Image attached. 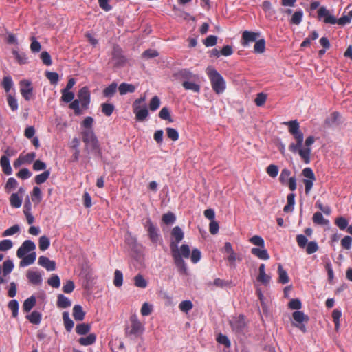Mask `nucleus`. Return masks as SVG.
<instances>
[{"label": "nucleus", "instance_id": "0e129e2a", "mask_svg": "<svg viewBox=\"0 0 352 352\" xmlns=\"http://www.w3.org/2000/svg\"><path fill=\"white\" fill-rule=\"evenodd\" d=\"M41 198L42 197L41 189L37 186L34 187L32 195V201L39 203L41 201Z\"/></svg>", "mask_w": 352, "mask_h": 352}, {"label": "nucleus", "instance_id": "5fc2aeb1", "mask_svg": "<svg viewBox=\"0 0 352 352\" xmlns=\"http://www.w3.org/2000/svg\"><path fill=\"white\" fill-rule=\"evenodd\" d=\"M160 105V99L158 96H153L149 103V109L151 111H154L157 110Z\"/></svg>", "mask_w": 352, "mask_h": 352}, {"label": "nucleus", "instance_id": "ddd939ff", "mask_svg": "<svg viewBox=\"0 0 352 352\" xmlns=\"http://www.w3.org/2000/svg\"><path fill=\"white\" fill-rule=\"evenodd\" d=\"M258 36L259 33L245 30L242 34L241 45L246 47L250 43L256 41Z\"/></svg>", "mask_w": 352, "mask_h": 352}, {"label": "nucleus", "instance_id": "4be33fe9", "mask_svg": "<svg viewBox=\"0 0 352 352\" xmlns=\"http://www.w3.org/2000/svg\"><path fill=\"white\" fill-rule=\"evenodd\" d=\"M85 312L83 311L82 306L76 305L73 307V316L76 320L81 321L84 319Z\"/></svg>", "mask_w": 352, "mask_h": 352}, {"label": "nucleus", "instance_id": "3c124183", "mask_svg": "<svg viewBox=\"0 0 352 352\" xmlns=\"http://www.w3.org/2000/svg\"><path fill=\"white\" fill-rule=\"evenodd\" d=\"M74 98V94L70 91L62 90L61 100L65 102H70Z\"/></svg>", "mask_w": 352, "mask_h": 352}, {"label": "nucleus", "instance_id": "79ce46f5", "mask_svg": "<svg viewBox=\"0 0 352 352\" xmlns=\"http://www.w3.org/2000/svg\"><path fill=\"white\" fill-rule=\"evenodd\" d=\"M50 245V239L46 236H42L39 238L38 245L41 251L46 250Z\"/></svg>", "mask_w": 352, "mask_h": 352}, {"label": "nucleus", "instance_id": "09e8293b", "mask_svg": "<svg viewBox=\"0 0 352 352\" xmlns=\"http://www.w3.org/2000/svg\"><path fill=\"white\" fill-rule=\"evenodd\" d=\"M12 53L15 57V59L19 64L23 65L28 63V58L25 54H21L16 50H14Z\"/></svg>", "mask_w": 352, "mask_h": 352}, {"label": "nucleus", "instance_id": "72a5a7b5", "mask_svg": "<svg viewBox=\"0 0 352 352\" xmlns=\"http://www.w3.org/2000/svg\"><path fill=\"white\" fill-rule=\"evenodd\" d=\"M63 319L64 322V325L67 331H70L74 327V323L73 320L70 318L69 314L68 312L65 311L63 314Z\"/></svg>", "mask_w": 352, "mask_h": 352}, {"label": "nucleus", "instance_id": "de8ad7c7", "mask_svg": "<svg viewBox=\"0 0 352 352\" xmlns=\"http://www.w3.org/2000/svg\"><path fill=\"white\" fill-rule=\"evenodd\" d=\"M30 40L32 41L30 44V50L32 51V52H39L41 50V43L36 39L34 36L31 37Z\"/></svg>", "mask_w": 352, "mask_h": 352}, {"label": "nucleus", "instance_id": "2f4dec72", "mask_svg": "<svg viewBox=\"0 0 352 352\" xmlns=\"http://www.w3.org/2000/svg\"><path fill=\"white\" fill-rule=\"evenodd\" d=\"M71 305L72 302L67 297L65 296L63 294H59L58 296L57 305L58 307L67 308L70 307Z\"/></svg>", "mask_w": 352, "mask_h": 352}, {"label": "nucleus", "instance_id": "13d9d810", "mask_svg": "<svg viewBox=\"0 0 352 352\" xmlns=\"http://www.w3.org/2000/svg\"><path fill=\"white\" fill-rule=\"evenodd\" d=\"M249 241L252 244L257 245L258 247H261V248L265 247V241H264L263 239L260 236L255 235V236H252V238H250Z\"/></svg>", "mask_w": 352, "mask_h": 352}, {"label": "nucleus", "instance_id": "f3484780", "mask_svg": "<svg viewBox=\"0 0 352 352\" xmlns=\"http://www.w3.org/2000/svg\"><path fill=\"white\" fill-rule=\"evenodd\" d=\"M197 82L198 80H184L182 85L186 90H191L194 92L199 93L200 91V85Z\"/></svg>", "mask_w": 352, "mask_h": 352}, {"label": "nucleus", "instance_id": "6e6552de", "mask_svg": "<svg viewBox=\"0 0 352 352\" xmlns=\"http://www.w3.org/2000/svg\"><path fill=\"white\" fill-rule=\"evenodd\" d=\"M230 324L232 329L239 333H244L247 325L243 315L234 317L230 320Z\"/></svg>", "mask_w": 352, "mask_h": 352}, {"label": "nucleus", "instance_id": "5701e85b", "mask_svg": "<svg viewBox=\"0 0 352 352\" xmlns=\"http://www.w3.org/2000/svg\"><path fill=\"white\" fill-rule=\"evenodd\" d=\"M125 59L121 54V51L118 48H115L112 57V62L115 65H120L124 62Z\"/></svg>", "mask_w": 352, "mask_h": 352}, {"label": "nucleus", "instance_id": "f03ea898", "mask_svg": "<svg viewBox=\"0 0 352 352\" xmlns=\"http://www.w3.org/2000/svg\"><path fill=\"white\" fill-rule=\"evenodd\" d=\"M170 250L172 256L173 257L175 263L179 272L182 273H186V263L183 259L184 258H188L190 256V250L188 245L183 244L180 248L176 243L170 244Z\"/></svg>", "mask_w": 352, "mask_h": 352}, {"label": "nucleus", "instance_id": "bf43d9fd", "mask_svg": "<svg viewBox=\"0 0 352 352\" xmlns=\"http://www.w3.org/2000/svg\"><path fill=\"white\" fill-rule=\"evenodd\" d=\"M159 117L162 120H168L170 122H173L170 111L167 107H163L161 109L159 113Z\"/></svg>", "mask_w": 352, "mask_h": 352}, {"label": "nucleus", "instance_id": "aec40b11", "mask_svg": "<svg viewBox=\"0 0 352 352\" xmlns=\"http://www.w3.org/2000/svg\"><path fill=\"white\" fill-rule=\"evenodd\" d=\"M135 90V86L132 84L122 82L118 87V91L120 95H124L127 93H133Z\"/></svg>", "mask_w": 352, "mask_h": 352}, {"label": "nucleus", "instance_id": "dca6fc26", "mask_svg": "<svg viewBox=\"0 0 352 352\" xmlns=\"http://www.w3.org/2000/svg\"><path fill=\"white\" fill-rule=\"evenodd\" d=\"M251 253L262 260H268L270 258V255L267 250L264 248H262V249L258 248H253L251 250Z\"/></svg>", "mask_w": 352, "mask_h": 352}, {"label": "nucleus", "instance_id": "c85d7f7f", "mask_svg": "<svg viewBox=\"0 0 352 352\" xmlns=\"http://www.w3.org/2000/svg\"><path fill=\"white\" fill-rule=\"evenodd\" d=\"M312 220L313 222L317 225L325 226L329 224V220L325 219L323 217L322 214L320 212H316L314 213Z\"/></svg>", "mask_w": 352, "mask_h": 352}, {"label": "nucleus", "instance_id": "9d476101", "mask_svg": "<svg viewBox=\"0 0 352 352\" xmlns=\"http://www.w3.org/2000/svg\"><path fill=\"white\" fill-rule=\"evenodd\" d=\"M145 227L147 229L150 239L153 243H156L160 240V236L158 234L156 226H154L150 219L146 220Z\"/></svg>", "mask_w": 352, "mask_h": 352}, {"label": "nucleus", "instance_id": "f257e3e1", "mask_svg": "<svg viewBox=\"0 0 352 352\" xmlns=\"http://www.w3.org/2000/svg\"><path fill=\"white\" fill-rule=\"evenodd\" d=\"M285 124L288 126L289 133L293 135L296 140V143H291L289 145V150L293 153H298L305 164H309L311 153V148L310 146L315 142L314 137L309 136L307 138L305 142V146L302 148L304 135L302 132L300 130L299 122L296 120H294L286 122H285Z\"/></svg>", "mask_w": 352, "mask_h": 352}, {"label": "nucleus", "instance_id": "69168bd1", "mask_svg": "<svg viewBox=\"0 0 352 352\" xmlns=\"http://www.w3.org/2000/svg\"><path fill=\"white\" fill-rule=\"evenodd\" d=\"M9 309L12 311L13 317H16L18 315L19 303L16 300H12L8 303Z\"/></svg>", "mask_w": 352, "mask_h": 352}, {"label": "nucleus", "instance_id": "b1692460", "mask_svg": "<svg viewBox=\"0 0 352 352\" xmlns=\"http://www.w3.org/2000/svg\"><path fill=\"white\" fill-rule=\"evenodd\" d=\"M278 281L282 284H286L289 282V278L287 272L283 268L281 264L278 266Z\"/></svg>", "mask_w": 352, "mask_h": 352}, {"label": "nucleus", "instance_id": "052dcab7", "mask_svg": "<svg viewBox=\"0 0 352 352\" xmlns=\"http://www.w3.org/2000/svg\"><path fill=\"white\" fill-rule=\"evenodd\" d=\"M267 100V95L264 93H258L254 99V102L258 107L263 106Z\"/></svg>", "mask_w": 352, "mask_h": 352}, {"label": "nucleus", "instance_id": "a211bd4d", "mask_svg": "<svg viewBox=\"0 0 352 352\" xmlns=\"http://www.w3.org/2000/svg\"><path fill=\"white\" fill-rule=\"evenodd\" d=\"M29 281L34 285H38L42 281L41 274L36 271H29L27 273Z\"/></svg>", "mask_w": 352, "mask_h": 352}, {"label": "nucleus", "instance_id": "7ed1b4c3", "mask_svg": "<svg viewBox=\"0 0 352 352\" xmlns=\"http://www.w3.org/2000/svg\"><path fill=\"white\" fill-rule=\"evenodd\" d=\"M222 252L225 263L230 269H235L237 263H241L243 260L242 254L236 252L230 242L225 243Z\"/></svg>", "mask_w": 352, "mask_h": 352}, {"label": "nucleus", "instance_id": "864d4df0", "mask_svg": "<svg viewBox=\"0 0 352 352\" xmlns=\"http://www.w3.org/2000/svg\"><path fill=\"white\" fill-rule=\"evenodd\" d=\"M291 175V171L287 168H283L281 170L279 181L283 184H286L287 180L290 178L289 176Z\"/></svg>", "mask_w": 352, "mask_h": 352}, {"label": "nucleus", "instance_id": "774afa93", "mask_svg": "<svg viewBox=\"0 0 352 352\" xmlns=\"http://www.w3.org/2000/svg\"><path fill=\"white\" fill-rule=\"evenodd\" d=\"M47 283L52 287L58 288L60 284V278L57 275H53L48 279Z\"/></svg>", "mask_w": 352, "mask_h": 352}, {"label": "nucleus", "instance_id": "603ef678", "mask_svg": "<svg viewBox=\"0 0 352 352\" xmlns=\"http://www.w3.org/2000/svg\"><path fill=\"white\" fill-rule=\"evenodd\" d=\"M14 264L11 260H6L3 265V274L4 276L10 274L13 270Z\"/></svg>", "mask_w": 352, "mask_h": 352}, {"label": "nucleus", "instance_id": "c03bdc74", "mask_svg": "<svg viewBox=\"0 0 352 352\" xmlns=\"http://www.w3.org/2000/svg\"><path fill=\"white\" fill-rule=\"evenodd\" d=\"M122 282H123L122 273L120 270H116L114 272L113 284L116 287H120L122 285Z\"/></svg>", "mask_w": 352, "mask_h": 352}, {"label": "nucleus", "instance_id": "f704fd0d", "mask_svg": "<svg viewBox=\"0 0 352 352\" xmlns=\"http://www.w3.org/2000/svg\"><path fill=\"white\" fill-rule=\"evenodd\" d=\"M146 100V96H141L140 98L136 99L133 103V111L134 114L137 113L138 110L142 109V104H144Z\"/></svg>", "mask_w": 352, "mask_h": 352}, {"label": "nucleus", "instance_id": "7c9ffc66", "mask_svg": "<svg viewBox=\"0 0 352 352\" xmlns=\"http://www.w3.org/2000/svg\"><path fill=\"white\" fill-rule=\"evenodd\" d=\"M96 336L94 333H90L87 337H82L79 339V343L83 346H88L94 344Z\"/></svg>", "mask_w": 352, "mask_h": 352}, {"label": "nucleus", "instance_id": "f8f14e48", "mask_svg": "<svg viewBox=\"0 0 352 352\" xmlns=\"http://www.w3.org/2000/svg\"><path fill=\"white\" fill-rule=\"evenodd\" d=\"M78 100L82 107L87 109L90 102V93L87 87L81 88L78 93Z\"/></svg>", "mask_w": 352, "mask_h": 352}, {"label": "nucleus", "instance_id": "6ab92c4d", "mask_svg": "<svg viewBox=\"0 0 352 352\" xmlns=\"http://www.w3.org/2000/svg\"><path fill=\"white\" fill-rule=\"evenodd\" d=\"M0 164L2 167L3 172L8 175L12 174V168L10 164V160L8 156L3 155L1 157Z\"/></svg>", "mask_w": 352, "mask_h": 352}, {"label": "nucleus", "instance_id": "a18cd8bd", "mask_svg": "<svg viewBox=\"0 0 352 352\" xmlns=\"http://www.w3.org/2000/svg\"><path fill=\"white\" fill-rule=\"evenodd\" d=\"M50 171L49 170L44 171L41 174H39L35 177V182L37 184H41L44 183L50 177Z\"/></svg>", "mask_w": 352, "mask_h": 352}, {"label": "nucleus", "instance_id": "37998d69", "mask_svg": "<svg viewBox=\"0 0 352 352\" xmlns=\"http://www.w3.org/2000/svg\"><path fill=\"white\" fill-rule=\"evenodd\" d=\"M335 224L341 230H344L347 228V226L349 225V221L346 218H344L343 217H340L335 219Z\"/></svg>", "mask_w": 352, "mask_h": 352}, {"label": "nucleus", "instance_id": "423d86ee", "mask_svg": "<svg viewBox=\"0 0 352 352\" xmlns=\"http://www.w3.org/2000/svg\"><path fill=\"white\" fill-rule=\"evenodd\" d=\"M206 73L210 79L213 89L219 94L220 92V74L212 66L207 67Z\"/></svg>", "mask_w": 352, "mask_h": 352}, {"label": "nucleus", "instance_id": "bb28decb", "mask_svg": "<svg viewBox=\"0 0 352 352\" xmlns=\"http://www.w3.org/2000/svg\"><path fill=\"white\" fill-rule=\"evenodd\" d=\"M133 280H134V285L137 287L144 289L147 287V285H148L147 280L140 274H138V275H136L134 277Z\"/></svg>", "mask_w": 352, "mask_h": 352}, {"label": "nucleus", "instance_id": "680f3d73", "mask_svg": "<svg viewBox=\"0 0 352 352\" xmlns=\"http://www.w3.org/2000/svg\"><path fill=\"white\" fill-rule=\"evenodd\" d=\"M19 230H20V227L18 225H14L10 228H9L8 229L6 230L3 232L2 236L3 237L11 236V235H13V234L19 232Z\"/></svg>", "mask_w": 352, "mask_h": 352}, {"label": "nucleus", "instance_id": "4d7b16f0", "mask_svg": "<svg viewBox=\"0 0 352 352\" xmlns=\"http://www.w3.org/2000/svg\"><path fill=\"white\" fill-rule=\"evenodd\" d=\"M266 173L272 178L276 177L278 174V168L275 164H270L266 168Z\"/></svg>", "mask_w": 352, "mask_h": 352}, {"label": "nucleus", "instance_id": "338daca9", "mask_svg": "<svg viewBox=\"0 0 352 352\" xmlns=\"http://www.w3.org/2000/svg\"><path fill=\"white\" fill-rule=\"evenodd\" d=\"M288 307L291 309H296L298 311L302 307V303L300 300L298 298L292 299L289 304Z\"/></svg>", "mask_w": 352, "mask_h": 352}, {"label": "nucleus", "instance_id": "58836bf2", "mask_svg": "<svg viewBox=\"0 0 352 352\" xmlns=\"http://www.w3.org/2000/svg\"><path fill=\"white\" fill-rule=\"evenodd\" d=\"M342 316V312L340 310L336 309L332 312V318L335 324V329L338 330L340 328V319Z\"/></svg>", "mask_w": 352, "mask_h": 352}, {"label": "nucleus", "instance_id": "e433bc0d", "mask_svg": "<svg viewBox=\"0 0 352 352\" xmlns=\"http://www.w3.org/2000/svg\"><path fill=\"white\" fill-rule=\"evenodd\" d=\"M135 115L136 120L138 121H144L147 118V116H148V111L145 104L142 105V109L138 110V111H137V113H135Z\"/></svg>", "mask_w": 352, "mask_h": 352}, {"label": "nucleus", "instance_id": "a878e982", "mask_svg": "<svg viewBox=\"0 0 352 352\" xmlns=\"http://www.w3.org/2000/svg\"><path fill=\"white\" fill-rule=\"evenodd\" d=\"M294 320L298 324H302L303 322H308L309 316L305 315L301 311H296L292 314Z\"/></svg>", "mask_w": 352, "mask_h": 352}, {"label": "nucleus", "instance_id": "9b49d317", "mask_svg": "<svg viewBox=\"0 0 352 352\" xmlns=\"http://www.w3.org/2000/svg\"><path fill=\"white\" fill-rule=\"evenodd\" d=\"M36 249L35 243L30 240H25L18 249L16 255L19 258L23 257L28 252Z\"/></svg>", "mask_w": 352, "mask_h": 352}, {"label": "nucleus", "instance_id": "cd10ccee", "mask_svg": "<svg viewBox=\"0 0 352 352\" xmlns=\"http://www.w3.org/2000/svg\"><path fill=\"white\" fill-rule=\"evenodd\" d=\"M36 253L32 252L28 255L22 257L23 259L20 262V266L24 267L32 264L36 260Z\"/></svg>", "mask_w": 352, "mask_h": 352}, {"label": "nucleus", "instance_id": "39448f33", "mask_svg": "<svg viewBox=\"0 0 352 352\" xmlns=\"http://www.w3.org/2000/svg\"><path fill=\"white\" fill-rule=\"evenodd\" d=\"M318 19L322 21L326 24H336V18L324 6H321L318 10Z\"/></svg>", "mask_w": 352, "mask_h": 352}, {"label": "nucleus", "instance_id": "a19ab883", "mask_svg": "<svg viewBox=\"0 0 352 352\" xmlns=\"http://www.w3.org/2000/svg\"><path fill=\"white\" fill-rule=\"evenodd\" d=\"M90 325L86 323L79 324L76 327V331L79 335H85L90 331Z\"/></svg>", "mask_w": 352, "mask_h": 352}, {"label": "nucleus", "instance_id": "2eb2a0df", "mask_svg": "<svg viewBox=\"0 0 352 352\" xmlns=\"http://www.w3.org/2000/svg\"><path fill=\"white\" fill-rule=\"evenodd\" d=\"M171 236L173 239L170 244L176 243L178 245V243L184 239V232L179 226H176L172 230Z\"/></svg>", "mask_w": 352, "mask_h": 352}, {"label": "nucleus", "instance_id": "4c0bfd02", "mask_svg": "<svg viewBox=\"0 0 352 352\" xmlns=\"http://www.w3.org/2000/svg\"><path fill=\"white\" fill-rule=\"evenodd\" d=\"M265 41L262 38L258 41H256L254 46V51L255 53L261 54L265 52Z\"/></svg>", "mask_w": 352, "mask_h": 352}, {"label": "nucleus", "instance_id": "412c9836", "mask_svg": "<svg viewBox=\"0 0 352 352\" xmlns=\"http://www.w3.org/2000/svg\"><path fill=\"white\" fill-rule=\"evenodd\" d=\"M295 194L290 193L287 197V203L283 208V211L285 212H290L294 210V206L295 204Z\"/></svg>", "mask_w": 352, "mask_h": 352}, {"label": "nucleus", "instance_id": "49530a36", "mask_svg": "<svg viewBox=\"0 0 352 352\" xmlns=\"http://www.w3.org/2000/svg\"><path fill=\"white\" fill-rule=\"evenodd\" d=\"M101 108L102 112L107 116H110L115 109L114 105L109 103H103L101 105Z\"/></svg>", "mask_w": 352, "mask_h": 352}, {"label": "nucleus", "instance_id": "4468645a", "mask_svg": "<svg viewBox=\"0 0 352 352\" xmlns=\"http://www.w3.org/2000/svg\"><path fill=\"white\" fill-rule=\"evenodd\" d=\"M38 263L41 266L45 267L48 271H53L56 268L55 262L50 260L45 256H41L38 258Z\"/></svg>", "mask_w": 352, "mask_h": 352}, {"label": "nucleus", "instance_id": "e2e57ef3", "mask_svg": "<svg viewBox=\"0 0 352 352\" xmlns=\"http://www.w3.org/2000/svg\"><path fill=\"white\" fill-rule=\"evenodd\" d=\"M193 305L190 300H184L180 302L179 307L182 311L188 312L192 308Z\"/></svg>", "mask_w": 352, "mask_h": 352}, {"label": "nucleus", "instance_id": "8fccbe9b", "mask_svg": "<svg viewBox=\"0 0 352 352\" xmlns=\"http://www.w3.org/2000/svg\"><path fill=\"white\" fill-rule=\"evenodd\" d=\"M18 185L17 181L13 178L10 177L8 179L5 188L8 192H10L11 190H14Z\"/></svg>", "mask_w": 352, "mask_h": 352}, {"label": "nucleus", "instance_id": "1a4fd4ad", "mask_svg": "<svg viewBox=\"0 0 352 352\" xmlns=\"http://www.w3.org/2000/svg\"><path fill=\"white\" fill-rule=\"evenodd\" d=\"M20 92L23 97L29 100L33 95V88L31 82L28 80H23L20 82Z\"/></svg>", "mask_w": 352, "mask_h": 352}, {"label": "nucleus", "instance_id": "c756f323", "mask_svg": "<svg viewBox=\"0 0 352 352\" xmlns=\"http://www.w3.org/2000/svg\"><path fill=\"white\" fill-rule=\"evenodd\" d=\"M10 205L13 208H19L22 204V198L19 193H12L10 197Z\"/></svg>", "mask_w": 352, "mask_h": 352}, {"label": "nucleus", "instance_id": "20e7f679", "mask_svg": "<svg viewBox=\"0 0 352 352\" xmlns=\"http://www.w3.org/2000/svg\"><path fill=\"white\" fill-rule=\"evenodd\" d=\"M130 324L125 329L126 336H139L144 331V324L139 320L135 314L131 316L129 318Z\"/></svg>", "mask_w": 352, "mask_h": 352}, {"label": "nucleus", "instance_id": "c9c22d12", "mask_svg": "<svg viewBox=\"0 0 352 352\" xmlns=\"http://www.w3.org/2000/svg\"><path fill=\"white\" fill-rule=\"evenodd\" d=\"M118 85L113 82L103 90V95L105 97H112L116 91Z\"/></svg>", "mask_w": 352, "mask_h": 352}, {"label": "nucleus", "instance_id": "6e6d98bb", "mask_svg": "<svg viewBox=\"0 0 352 352\" xmlns=\"http://www.w3.org/2000/svg\"><path fill=\"white\" fill-rule=\"evenodd\" d=\"M318 245L316 241H310L307 244L306 252L308 254L315 253L318 250Z\"/></svg>", "mask_w": 352, "mask_h": 352}, {"label": "nucleus", "instance_id": "473e14b6", "mask_svg": "<svg viewBox=\"0 0 352 352\" xmlns=\"http://www.w3.org/2000/svg\"><path fill=\"white\" fill-rule=\"evenodd\" d=\"M41 314L37 311H34L30 315L26 316V318L32 324H38L41 320Z\"/></svg>", "mask_w": 352, "mask_h": 352}, {"label": "nucleus", "instance_id": "393cba45", "mask_svg": "<svg viewBox=\"0 0 352 352\" xmlns=\"http://www.w3.org/2000/svg\"><path fill=\"white\" fill-rule=\"evenodd\" d=\"M36 300L35 296H32L27 298L23 304V310L25 312H29L36 305Z\"/></svg>", "mask_w": 352, "mask_h": 352}, {"label": "nucleus", "instance_id": "0eeeda50", "mask_svg": "<svg viewBox=\"0 0 352 352\" xmlns=\"http://www.w3.org/2000/svg\"><path fill=\"white\" fill-rule=\"evenodd\" d=\"M82 140L86 144V149L90 148L91 149H95L98 146L97 139L91 129H87L82 132Z\"/></svg>", "mask_w": 352, "mask_h": 352}, {"label": "nucleus", "instance_id": "ea45409f", "mask_svg": "<svg viewBox=\"0 0 352 352\" xmlns=\"http://www.w3.org/2000/svg\"><path fill=\"white\" fill-rule=\"evenodd\" d=\"M303 12L301 10L296 11L292 15L290 23L294 25H299L302 19Z\"/></svg>", "mask_w": 352, "mask_h": 352}]
</instances>
